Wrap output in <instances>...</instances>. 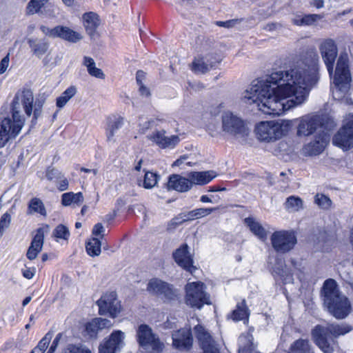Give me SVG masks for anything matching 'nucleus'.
<instances>
[{
  "instance_id": "9",
  "label": "nucleus",
  "mask_w": 353,
  "mask_h": 353,
  "mask_svg": "<svg viewBox=\"0 0 353 353\" xmlns=\"http://www.w3.org/2000/svg\"><path fill=\"white\" fill-rule=\"evenodd\" d=\"M270 241L276 253L286 254L292 250L297 243L296 234L292 230H279L272 233Z\"/></svg>"
},
{
  "instance_id": "62",
  "label": "nucleus",
  "mask_w": 353,
  "mask_h": 353,
  "mask_svg": "<svg viewBox=\"0 0 353 353\" xmlns=\"http://www.w3.org/2000/svg\"><path fill=\"white\" fill-rule=\"evenodd\" d=\"M62 338V333H59L53 340L51 345L57 347Z\"/></svg>"
},
{
  "instance_id": "35",
  "label": "nucleus",
  "mask_w": 353,
  "mask_h": 353,
  "mask_svg": "<svg viewBox=\"0 0 353 353\" xmlns=\"http://www.w3.org/2000/svg\"><path fill=\"white\" fill-rule=\"evenodd\" d=\"M216 208H197L194 209L192 211L188 212L186 214H183V221H192L194 219H199L204 217L205 216L209 215L212 212L215 211Z\"/></svg>"
},
{
  "instance_id": "39",
  "label": "nucleus",
  "mask_w": 353,
  "mask_h": 353,
  "mask_svg": "<svg viewBox=\"0 0 353 353\" xmlns=\"http://www.w3.org/2000/svg\"><path fill=\"white\" fill-rule=\"evenodd\" d=\"M101 242L97 238H92L86 244V251L90 256H99L101 253Z\"/></svg>"
},
{
  "instance_id": "52",
  "label": "nucleus",
  "mask_w": 353,
  "mask_h": 353,
  "mask_svg": "<svg viewBox=\"0 0 353 353\" xmlns=\"http://www.w3.org/2000/svg\"><path fill=\"white\" fill-rule=\"evenodd\" d=\"M181 216H178L174 219H172L170 222H168L167 225V230L170 231L174 230L179 225L185 222L186 221H183V214H181Z\"/></svg>"
},
{
  "instance_id": "50",
  "label": "nucleus",
  "mask_w": 353,
  "mask_h": 353,
  "mask_svg": "<svg viewBox=\"0 0 353 353\" xmlns=\"http://www.w3.org/2000/svg\"><path fill=\"white\" fill-rule=\"evenodd\" d=\"M85 330L91 337L97 336L98 332L100 330L98 328L95 319H92L90 322L86 324Z\"/></svg>"
},
{
  "instance_id": "16",
  "label": "nucleus",
  "mask_w": 353,
  "mask_h": 353,
  "mask_svg": "<svg viewBox=\"0 0 353 353\" xmlns=\"http://www.w3.org/2000/svg\"><path fill=\"white\" fill-rule=\"evenodd\" d=\"M125 334L120 330L114 331L99 347V353H117L123 347Z\"/></svg>"
},
{
  "instance_id": "48",
  "label": "nucleus",
  "mask_w": 353,
  "mask_h": 353,
  "mask_svg": "<svg viewBox=\"0 0 353 353\" xmlns=\"http://www.w3.org/2000/svg\"><path fill=\"white\" fill-rule=\"evenodd\" d=\"M11 214L10 212L4 213L0 219V237L3 235L4 230L10 226Z\"/></svg>"
},
{
  "instance_id": "3",
  "label": "nucleus",
  "mask_w": 353,
  "mask_h": 353,
  "mask_svg": "<svg viewBox=\"0 0 353 353\" xmlns=\"http://www.w3.org/2000/svg\"><path fill=\"white\" fill-rule=\"evenodd\" d=\"M319 48L329 74L333 81V97L339 99L348 91L352 80L347 55L341 54L339 56L335 72L333 74L334 63L338 54V48L335 41L332 39H323Z\"/></svg>"
},
{
  "instance_id": "18",
  "label": "nucleus",
  "mask_w": 353,
  "mask_h": 353,
  "mask_svg": "<svg viewBox=\"0 0 353 353\" xmlns=\"http://www.w3.org/2000/svg\"><path fill=\"white\" fill-rule=\"evenodd\" d=\"M165 134L166 132L164 130H156L147 137L161 148H173L179 142V137L177 135L168 137Z\"/></svg>"
},
{
  "instance_id": "6",
  "label": "nucleus",
  "mask_w": 353,
  "mask_h": 353,
  "mask_svg": "<svg viewBox=\"0 0 353 353\" xmlns=\"http://www.w3.org/2000/svg\"><path fill=\"white\" fill-rule=\"evenodd\" d=\"M292 127L288 120L261 121L256 125L254 132L261 141H274L286 134Z\"/></svg>"
},
{
  "instance_id": "47",
  "label": "nucleus",
  "mask_w": 353,
  "mask_h": 353,
  "mask_svg": "<svg viewBox=\"0 0 353 353\" xmlns=\"http://www.w3.org/2000/svg\"><path fill=\"white\" fill-rule=\"evenodd\" d=\"M52 338V333L48 332L46 334V335L41 339L39 342L38 345L34 347V349H38L43 353L45 352L46 349L48 348L51 339Z\"/></svg>"
},
{
  "instance_id": "55",
  "label": "nucleus",
  "mask_w": 353,
  "mask_h": 353,
  "mask_svg": "<svg viewBox=\"0 0 353 353\" xmlns=\"http://www.w3.org/2000/svg\"><path fill=\"white\" fill-rule=\"evenodd\" d=\"M10 57L9 54L4 57L0 62V74H3L9 66Z\"/></svg>"
},
{
  "instance_id": "20",
  "label": "nucleus",
  "mask_w": 353,
  "mask_h": 353,
  "mask_svg": "<svg viewBox=\"0 0 353 353\" xmlns=\"http://www.w3.org/2000/svg\"><path fill=\"white\" fill-rule=\"evenodd\" d=\"M173 257L179 266L191 274H193L196 270V268L193 265V259L188 251V245L187 244H183L178 248L174 252Z\"/></svg>"
},
{
  "instance_id": "22",
  "label": "nucleus",
  "mask_w": 353,
  "mask_h": 353,
  "mask_svg": "<svg viewBox=\"0 0 353 353\" xmlns=\"http://www.w3.org/2000/svg\"><path fill=\"white\" fill-rule=\"evenodd\" d=\"M43 229L41 228H38L26 254L27 257L30 260L36 259L38 254L41 251L43 245Z\"/></svg>"
},
{
  "instance_id": "58",
  "label": "nucleus",
  "mask_w": 353,
  "mask_h": 353,
  "mask_svg": "<svg viewBox=\"0 0 353 353\" xmlns=\"http://www.w3.org/2000/svg\"><path fill=\"white\" fill-rule=\"evenodd\" d=\"M35 272L36 270L34 268H27L22 270L23 276L28 279H32L34 276Z\"/></svg>"
},
{
  "instance_id": "40",
  "label": "nucleus",
  "mask_w": 353,
  "mask_h": 353,
  "mask_svg": "<svg viewBox=\"0 0 353 353\" xmlns=\"http://www.w3.org/2000/svg\"><path fill=\"white\" fill-rule=\"evenodd\" d=\"M250 336H241L239 339V353H252V343L251 341Z\"/></svg>"
},
{
  "instance_id": "4",
  "label": "nucleus",
  "mask_w": 353,
  "mask_h": 353,
  "mask_svg": "<svg viewBox=\"0 0 353 353\" xmlns=\"http://www.w3.org/2000/svg\"><path fill=\"white\" fill-rule=\"evenodd\" d=\"M323 296L325 306L336 319H345L350 313L351 303L348 298L340 291L334 279H329L324 282Z\"/></svg>"
},
{
  "instance_id": "13",
  "label": "nucleus",
  "mask_w": 353,
  "mask_h": 353,
  "mask_svg": "<svg viewBox=\"0 0 353 353\" xmlns=\"http://www.w3.org/2000/svg\"><path fill=\"white\" fill-rule=\"evenodd\" d=\"M322 128V119L319 115L307 114L299 119L297 126V135L299 137H307Z\"/></svg>"
},
{
  "instance_id": "63",
  "label": "nucleus",
  "mask_w": 353,
  "mask_h": 353,
  "mask_svg": "<svg viewBox=\"0 0 353 353\" xmlns=\"http://www.w3.org/2000/svg\"><path fill=\"white\" fill-rule=\"evenodd\" d=\"M145 77V73L142 71V70H139L137 72V77H136V79H137V81L138 83V84H141V79Z\"/></svg>"
},
{
  "instance_id": "5",
  "label": "nucleus",
  "mask_w": 353,
  "mask_h": 353,
  "mask_svg": "<svg viewBox=\"0 0 353 353\" xmlns=\"http://www.w3.org/2000/svg\"><path fill=\"white\" fill-rule=\"evenodd\" d=\"M351 330L352 327L345 323H332L326 327L319 325L312 330V336L316 345L324 353H333V348L327 341V336L330 334L337 337L344 335Z\"/></svg>"
},
{
  "instance_id": "10",
  "label": "nucleus",
  "mask_w": 353,
  "mask_h": 353,
  "mask_svg": "<svg viewBox=\"0 0 353 353\" xmlns=\"http://www.w3.org/2000/svg\"><path fill=\"white\" fill-rule=\"evenodd\" d=\"M222 129L223 132L236 137H245L249 134L243 121L231 112L223 114Z\"/></svg>"
},
{
  "instance_id": "43",
  "label": "nucleus",
  "mask_w": 353,
  "mask_h": 353,
  "mask_svg": "<svg viewBox=\"0 0 353 353\" xmlns=\"http://www.w3.org/2000/svg\"><path fill=\"white\" fill-rule=\"evenodd\" d=\"M314 202L323 210H328L332 205L331 199L323 194H317L314 197Z\"/></svg>"
},
{
  "instance_id": "24",
  "label": "nucleus",
  "mask_w": 353,
  "mask_h": 353,
  "mask_svg": "<svg viewBox=\"0 0 353 353\" xmlns=\"http://www.w3.org/2000/svg\"><path fill=\"white\" fill-rule=\"evenodd\" d=\"M83 25L87 33L90 36H93L100 25L99 16L92 12L85 13L83 16Z\"/></svg>"
},
{
  "instance_id": "45",
  "label": "nucleus",
  "mask_w": 353,
  "mask_h": 353,
  "mask_svg": "<svg viewBox=\"0 0 353 353\" xmlns=\"http://www.w3.org/2000/svg\"><path fill=\"white\" fill-rule=\"evenodd\" d=\"M199 346L203 353H220V347L214 339Z\"/></svg>"
},
{
  "instance_id": "49",
  "label": "nucleus",
  "mask_w": 353,
  "mask_h": 353,
  "mask_svg": "<svg viewBox=\"0 0 353 353\" xmlns=\"http://www.w3.org/2000/svg\"><path fill=\"white\" fill-rule=\"evenodd\" d=\"M323 16L316 14H305L303 16V26H311L314 24L315 22L321 20Z\"/></svg>"
},
{
  "instance_id": "64",
  "label": "nucleus",
  "mask_w": 353,
  "mask_h": 353,
  "mask_svg": "<svg viewBox=\"0 0 353 353\" xmlns=\"http://www.w3.org/2000/svg\"><path fill=\"white\" fill-rule=\"evenodd\" d=\"M186 159H187V157H185V156H183V157H181L180 159H177L176 161H175L174 162V163H173V165H177V166H179V165H181L183 163V161H184L185 160H186Z\"/></svg>"
},
{
  "instance_id": "59",
  "label": "nucleus",
  "mask_w": 353,
  "mask_h": 353,
  "mask_svg": "<svg viewBox=\"0 0 353 353\" xmlns=\"http://www.w3.org/2000/svg\"><path fill=\"white\" fill-rule=\"evenodd\" d=\"M139 92L141 95L148 97L150 94L148 88L147 87H145V85H143L142 83H141V84H139Z\"/></svg>"
},
{
  "instance_id": "21",
  "label": "nucleus",
  "mask_w": 353,
  "mask_h": 353,
  "mask_svg": "<svg viewBox=\"0 0 353 353\" xmlns=\"http://www.w3.org/2000/svg\"><path fill=\"white\" fill-rule=\"evenodd\" d=\"M192 188L190 178L183 177L179 174L170 176L168 181V188L180 192H187Z\"/></svg>"
},
{
  "instance_id": "26",
  "label": "nucleus",
  "mask_w": 353,
  "mask_h": 353,
  "mask_svg": "<svg viewBox=\"0 0 353 353\" xmlns=\"http://www.w3.org/2000/svg\"><path fill=\"white\" fill-rule=\"evenodd\" d=\"M28 43L33 53L37 57L41 58L47 52L49 48V43L43 39H29Z\"/></svg>"
},
{
  "instance_id": "42",
  "label": "nucleus",
  "mask_w": 353,
  "mask_h": 353,
  "mask_svg": "<svg viewBox=\"0 0 353 353\" xmlns=\"http://www.w3.org/2000/svg\"><path fill=\"white\" fill-rule=\"evenodd\" d=\"M159 176L151 172L145 174L143 179V187L146 189H151L157 183Z\"/></svg>"
},
{
  "instance_id": "44",
  "label": "nucleus",
  "mask_w": 353,
  "mask_h": 353,
  "mask_svg": "<svg viewBox=\"0 0 353 353\" xmlns=\"http://www.w3.org/2000/svg\"><path fill=\"white\" fill-rule=\"evenodd\" d=\"M63 353H92V352L85 345L69 344L65 347Z\"/></svg>"
},
{
  "instance_id": "56",
  "label": "nucleus",
  "mask_w": 353,
  "mask_h": 353,
  "mask_svg": "<svg viewBox=\"0 0 353 353\" xmlns=\"http://www.w3.org/2000/svg\"><path fill=\"white\" fill-rule=\"evenodd\" d=\"M104 232V228L103 225L100 223H97L94 225L92 229V234L94 236L101 235L103 236V233Z\"/></svg>"
},
{
  "instance_id": "41",
  "label": "nucleus",
  "mask_w": 353,
  "mask_h": 353,
  "mask_svg": "<svg viewBox=\"0 0 353 353\" xmlns=\"http://www.w3.org/2000/svg\"><path fill=\"white\" fill-rule=\"evenodd\" d=\"M49 0H30L27 6L28 14H34L40 11L41 8L48 2Z\"/></svg>"
},
{
  "instance_id": "12",
  "label": "nucleus",
  "mask_w": 353,
  "mask_h": 353,
  "mask_svg": "<svg viewBox=\"0 0 353 353\" xmlns=\"http://www.w3.org/2000/svg\"><path fill=\"white\" fill-rule=\"evenodd\" d=\"M332 143L343 150L353 148V114L351 115L350 120L334 136Z\"/></svg>"
},
{
  "instance_id": "37",
  "label": "nucleus",
  "mask_w": 353,
  "mask_h": 353,
  "mask_svg": "<svg viewBox=\"0 0 353 353\" xmlns=\"http://www.w3.org/2000/svg\"><path fill=\"white\" fill-rule=\"evenodd\" d=\"M77 93L75 86L71 85L68 88L60 97L56 100V105L58 108H62Z\"/></svg>"
},
{
  "instance_id": "33",
  "label": "nucleus",
  "mask_w": 353,
  "mask_h": 353,
  "mask_svg": "<svg viewBox=\"0 0 353 353\" xmlns=\"http://www.w3.org/2000/svg\"><path fill=\"white\" fill-rule=\"evenodd\" d=\"M194 332L199 345L214 339L209 330L202 325H196Z\"/></svg>"
},
{
  "instance_id": "57",
  "label": "nucleus",
  "mask_w": 353,
  "mask_h": 353,
  "mask_svg": "<svg viewBox=\"0 0 353 353\" xmlns=\"http://www.w3.org/2000/svg\"><path fill=\"white\" fill-rule=\"evenodd\" d=\"M60 179V181L59 183L57 188L59 189V191H61V192L66 190L68 188V185H69L68 179L63 176L62 177V179Z\"/></svg>"
},
{
  "instance_id": "2",
  "label": "nucleus",
  "mask_w": 353,
  "mask_h": 353,
  "mask_svg": "<svg viewBox=\"0 0 353 353\" xmlns=\"http://www.w3.org/2000/svg\"><path fill=\"white\" fill-rule=\"evenodd\" d=\"M34 103L33 92L28 89L16 93L11 103L12 118L7 117L0 123V148L5 146L11 139H14L21 132L25 124V119L21 114L23 108L26 114L30 117L33 114L32 124H35L41 116L43 104Z\"/></svg>"
},
{
  "instance_id": "19",
  "label": "nucleus",
  "mask_w": 353,
  "mask_h": 353,
  "mask_svg": "<svg viewBox=\"0 0 353 353\" xmlns=\"http://www.w3.org/2000/svg\"><path fill=\"white\" fill-rule=\"evenodd\" d=\"M330 141V134L327 131L320 130L313 141L305 146V151L309 155H317L321 153Z\"/></svg>"
},
{
  "instance_id": "34",
  "label": "nucleus",
  "mask_w": 353,
  "mask_h": 353,
  "mask_svg": "<svg viewBox=\"0 0 353 353\" xmlns=\"http://www.w3.org/2000/svg\"><path fill=\"white\" fill-rule=\"evenodd\" d=\"M249 312L245 304V301L243 300L241 303L237 304L236 308L232 311L230 317L234 321L248 320Z\"/></svg>"
},
{
  "instance_id": "23",
  "label": "nucleus",
  "mask_w": 353,
  "mask_h": 353,
  "mask_svg": "<svg viewBox=\"0 0 353 353\" xmlns=\"http://www.w3.org/2000/svg\"><path fill=\"white\" fill-rule=\"evenodd\" d=\"M216 173L212 170L204 172H191L188 174L190 181L193 185H203L210 183L216 177Z\"/></svg>"
},
{
  "instance_id": "25",
  "label": "nucleus",
  "mask_w": 353,
  "mask_h": 353,
  "mask_svg": "<svg viewBox=\"0 0 353 353\" xmlns=\"http://www.w3.org/2000/svg\"><path fill=\"white\" fill-rule=\"evenodd\" d=\"M250 230L260 240L264 241L267 239L268 233L262 225L252 217H248L244 220Z\"/></svg>"
},
{
  "instance_id": "8",
  "label": "nucleus",
  "mask_w": 353,
  "mask_h": 353,
  "mask_svg": "<svg viewBox=\"0 0 353 353\" xmlns=\"http://www.w3.org/2000/svg\"><path fill=\"white\" fill-rule=\"evenodd\" d=\"M185 303L192 307L201 309L204 305L211 304L210 295L205 290L203 283L191 282L185 285Z\"/></svg>"
},
{
  "instance_id": "53",
  "label": "nucleus",
  "mask_w": 353,
  "mask_h": 353,
  "mask_svg": "<svg viewBox=\"0 0 353 353\" xmlns=\"http://www.w3.org/2000/svg\"><path fill=\"white\" fill-rule=\"evenodd\" d=\"M40 30L43 34L48 37L55 38L57 36V26L54 27V28H50L46 26H41Z\"/></svg>"
},
{
  "instance_id": "30",
  "label": "nucleus",
  "mask_w": 353,
  "mask_h": 353,
  "mask_svg": "<svg viewBox=\"0 0 353 353\" xmlns=\"http://www.w3.org/2000/svg\"><path fill=\"white\" fill-rule=\"evenodd\" d=\"M274 276H279L284 283H290L293 281V276L290 271L283 265V263H277L273 268Z\"/></svg>"
},
{
  "instance_id": "1",
  "label": "nucleus",
  "mask_w": 353,
  "mask_h": 353,
  "mask_svg": "<svg viewBox=\"0 0 353 353\" xmlns=\"http://www.w3.org/2000/svg\"><path fill=\"white\" fill-rule=\"evenodd\" d=\"M318 81L316 64L296 62L285 70L272 72L265 79L253 81L243 99L264 114L279 116L302 104Z\"/></svg>"
},
{
  "instance_id": "28",
  "label": "nucleus",
  "mask_w": 353,
  "mask_h": 353,
  "mask_svg": "<svg viewBox=\"0 0 353 353\" xmlns=\"http://www.w3.org/2000/svg\"><path fill=\"white\" fill-rule=\"evenodd\" d=\"M56 37H59L72 43H77L81 39V36L79 33L72 30L68 27L62 26H57Z\"/></svg>"
},
{
  "instance_id": "54",
  "label": "nucleus",
  "mask_w": 353,
  "mask_h": 353,
  "mask_svg": "<svg viewBox=\"0 0 353 353\" xmlns=\"http://www.w3.org/2000/svg\"><path fill=\"white\" fill-rule=\"evenodd\" d=\"M239 23L238 19H231L225 21H217L215 22L216 25L219 27H223L225 28H230L234 27Z\"/></svg>"
},
{
  "instance_id": "36",
  "label": "nucleus",
  "mask_w": 353,
  "mask_h": 353,
  "mask_svg": "<svg viewBox=\"0 0 353 353\" xmlns=\"http://www.w3.org/2000/svg\"><path fill=\"white\" fill-rule=\"evenodd\" d=\"M27 213L28 214L38 213L46 216V210L43 201L39 198H32L28 203Z\"/></svg>"
},
{
  "instance_id": "51",
  "label": "nucleus",
  "mask_w": 353,
  "mask_h": 353,
  "mask_svg": "<svg viewBox=\"0 0 353 353\" xmlns=\"http://www.w3.org/2000/svg\"><path fill=\"white\" fill-rule=\"evenodd\" d=\"M46 177L48 180L52 181L54 179H62L63 174L58 170L54 168H48L46 171Z\"/></svg>"
},
{
  "instance_id": "38",
  "label": "nucleus",
  "mask_w": 353,
  "mask_h": 353,
  "mask_svg": "<svg viewBox=\"0 0 353 353\" xmlns=\"http://www.w3.org/2000/svg\"><path fill=\"white\" fill-rule=\"evenodd\" d=\"M285 208L290 212H298L303 208V202L299 196H290L286 199Z\"/></svg>"
},
{
  "instance_id": "46",
  "label": "nucleus",
  "mask_w": 353,
  "mask_h": 353,
  "mask_svg": "<svg viewBox=\"0 0 353 353\" xmlns=\"http://www.w3.org/2000/svg\"><path fill=\"white\" fill-rule=\"evenodd\" d=\"M53 236L57 239L67 240L70 236V232L65 225L59 224L54 230Z\"/></svg>"
},
{
  "instance_id": "61",
  "label": "nucleus",
  "mask_w": 353,
  "mask_h": 353,
  "mask_svg": "<svg viewBox=\"0 0 353 353\" xmlns=\"http://www.w3.org/2000/svg\"><path fill=\"white\" fill-rule=\"evenodd\" d=\"M292 23L296 26H303V16H296L293 18Z\"/></svg>"
},
{
  "instance_id": "15",
  "label": "nucleus",
  "mask_w": 353,
  "mask_h": 353,
  "mask_svg": "<svg viewBox=\"0 0 353 353\" xmlns=\"http://www.w3.org/2000/svg\"><path fill=\"white\" fill-rule=\"evenodd\" d=\"M220 61L216 54L210 52L204 56H198L193 60L191 69L194 73L205 74L214 68Z\"/></svg>"
},
{
  "instance_id": "17",
  "label": "nucleus",
  "mask_w": 353,
  "mask_h": 353,
  "mask_svg": "<svg viewBox=\"0 0 353 353\" xmlns=\"http://www.w3.org/2000/svg\"><path fill=\"white\" fill-rule=\"evenodd\" d=\"M172 345L181 351L190 350L193 344V338L190 328H181L172 334Z\"/></svg>"
},
{
  "instance_id": "29",
  "label": "nucleus",
  "mask_w": 353,
  "mask_h": 353,
  "mask_svg": "<svg viewBox=\"0 0 353 353\" xmlns=\"http://www.w3.org/2000/svg\"><path fill=\"white\" fill-rule=\"evenodd\" d=\"M83 65L86 67L88 74L95 78L104 79L105 74L101 69L96 67L94 60L88 56H85L83 59Z\"/></svg>"
},
{
  "instance_id": "14",
  "label": "nucleus",
  "mask_w": 353,
  "mask_h": 353,
  "mask_svg": "<svg viewBox=\"0 0 353 353\" xmlns=\"http://www.w3.org/2000/svg\"><path fill=\"white\" fill-rule=\"evenodd\" d=\"M147 291L166 300H172L176 296L175 290L170 285L157 278H153L148 281Z\"/></svg>"
},
{
  "instance_id": "31",
  "label": "nucleus",
  "mask_w": 353,
  "mask_h": 353,
  "mask_svg": "<svg viewBox=\"0 0 353 353\" xmlns=\"http://www.w3.org/2000/svg\"><path fill=\"white\" fill-rule=\"evenodd\" d=\"M84 198L81 192L74 193L66 192L61 196V204L64 206H69L72 204L80 205L83 202Z\"/></svg>"
},
{
  "instance_id": "27",
  "label": "nucleus",
  "mask_w": 353,
  "mask_h": 353,
  "mask_svg": "<svg viewBox=\"0 0 353 353\" xmlns=\"http://www.w3.org/2000/svg\"><path fill=\"white\" fill-rule=\"evenodd\" d=\"M123 125V119L121 117L115 118L113 120H110L105 129V134L107 141L110 143H115L116 139L115 135L117 134L118 130Z\"/></svg>"
},
{
  "instance_id": "11",
  "label": "nucleus",
  "mask_w": 353,
  "mask_h": 353,
  "mask_svg": "<svg viewBox=\"0 0 353 353\" xmlns=\"http://www.w3.org/2000/svg\"><path fill=\"white\" fill-rule=\"evenodd\" d=\"M99 306V312L101 315L109 314L111 317H116L121 312V305L114 292L106 293L97 301Z\"/></svg>"
},
{
  "instance_id": "32",
  "label": "nucleus",
  "mask_w": 353,
  "mask_h": 353,
  "mask_svg": "<svg viewBox=\"0 0 353 353\" xmlns=\"http://www.w3.org/2000/svg\"><path fill=\"white\" fill-rule=\"evenodd\" d=\"M289 353H313V352L308 340L299 339L291 345Z\"/></svg>"
},
{
  "instance_id": "60",
  "label": "nucleus",
  "mask_w": 353,
  "mask_h": 353,
  "mask_svg": "<svg viewBox=\"0 0 353 353\" xmlns=\"http://www.w3.org/2000/svg\"><path fill=\"white\" fill-rule=\"evenodd\" d=\"M310 5L319 9L324 6L323 0H313L310 2Z\"/></svg>"
},
{
  "instance_id": "7",
  "label": "nucleus",
  "mask_w": 353,
  "mask_h": 353,
  "mask_svg": "<svg viewBox=\"0 0 353 353\" xmlns=\"http://www.w3.org/2000/svg\"><path fill=\"white\" fill-rule=\"evenodd\" d=\"M136 336L139 346L148 353H161L165 347L159 336L146 324L138 327Z\"/></svg>"
}]
</instances>
